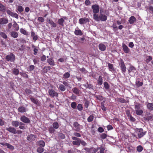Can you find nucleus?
I'll list each match as a JSON object with an SVG mask.
<instances>
[{
	"mask_svg": "<svg viewBox=\"0 0 153 153\" xmlns=\"http://www.w3.org/2000/svg\"><path fill=\"white\" fill-rule=\"evenodd\" d=\"M97 83L99 85H102L103 83L102 77L101 75L99 76L97 80Z\"/></svg>",
	"mask_w": 153,
	"mask_h": 153,
	"instance_id": "nucleus-23",
	"label": "nucleus"
},
{
	"mask_svg": "<svg viewBox=\"0 0 153 153\" xmlns=\"http://www.w3.org/2000/svg\"><path fill=\"white\" fill-rule=\"evenodd\" d=\"M7 148L11 150H13L14 149V147L12 145L7 143Z\"/></svg>",
	"mask_w": 153,
	"mask_h": 153,
	"instance_id": "nucleus-54",
	"label": "nucleus"
},
{
	"mask_svg": "<svg viewBox=\"0 0 153 153\" xmlns=\"http://www.w3.org/2000/svg\"><path fill=\"white\" fill-rule=\"evenodd\" d=\"M73 134L75 136V137L78 138L80 137L81 136V134L80 133L76 132L74 133Z\"/></svg>",
	"mask_w": 153,
	"mask_h": 153,
	"instance_id": "nucleus-55",
	"label": "nucleus"
},
{
	"mask_svg": "<svg viewBox=\"0 0 153 153\" xmlns=\"http://www.w3.org/2000/svg\"><path fill=\"white\" fill-rule=\"evenodd\" d=\"M83 85L86 88H88L89 89H94V87L93 85L89 84L88 82H87L86 84H84Z\"/></svg>",
	"mask_w": 153,
	"mask_h": 153,
	"instance_id": "nucleus-19",
	"label": "nucleus"
},
{
	"mask_svg": "<svg viewBox=\"0 0 153 153\" xmlns=\"http://www.w3.org/2000/svg\"><path fill=\"white\" fill-rule=\"evenodd\" d=\"M119 65L121 68V71L122 73H125L126 71V68L125 64L124 62L123 59L120 60V62L119 63Z\"/></svg>",
	"mask_w": 153,
	"mask_h": 153,
	"instance_id": "nucleus-7",
	"label": "nucleus"
},
{
	"mask_svg": "<svg viewBox=\"0 0 153 153\" xmlns=\"http://www.w3.org/2000/svg\"><path fill=\"white\" fill-rule=\"evenodd\" d=\"M44 151V149L40 147H39L37 149V151L39 153H42Z\"/></svg>",
	"mask_w": 153,
	"mask_h": 153,
	"instance_id": "nucleus-49",
	"label": "nucleus"
},
{
	"mask_svg": "<svg viewBox=\"0 0 153 153\" xmlns=\"http://www.w3.org/2000/svg\"><path fill=\"white\" fill-rule=\"evenodd\" d=\"M25 92L27 94H31L32 93L31 91L28 88H26L25 90Z\"/></svg>",
	"mask_w": 153,
	"mask_h": 153,
	"instance_id": "nucleus-62",
	"label": "nucleus"
},
{
	"mask_svg": "<svg viewBox=\"0 0 153 153\" xmlns=\"http://www.w3.org/2000/svg\"><path fill=\"white\" fill-rule=\"evenodd\" d=\"M99 49L102 51H104L106 49V47L105 45L103 44H100L98 46Z\"/></svg>",
	"mask_w": 153,
	"mask_h": 153,
	"instance_id": "nucleus-25",
	"label": "nucleus"
},
{
	"mask_svg": "<svg viewBox=\"0 0 153 153\" xmlns=\"http://www.w3.org/2000/svg\"><path fill=\"white\" fill-rule=\"evenodd\" d=\"M89 22V20L88 18L84 17L81 18L79 19V23L80 25H84Z\"/></svg>",
	"mask_w": 153,
	"mask_h": 153,
	"instance_id": "nucleus-9",
	"label": "nucleus"
},
{
	"mask_svg": "<svg viewBox=\"0 0 153 153\" xmlns=\"http://www.w3.org/2000/svg\"><path fill=\"white\" fill-rule=\"evenodd\" d=\"M35 137L34 135L31 134L28 135L27 137V139L29 141H32L35 140Z\"/></svg>",
	"mask_w": 153,
	"mask_h": 153,
	"instance_id": "nucleus-24",
	"label": "nucleus"
},
{
	"mask_svg": "<svg viewBox=\"0 0 153 153\" xmlns=\"http://www.w3.org/2000/svg\"><path fill=\"white\" fill-rule=\"evenodd\" d=\"M6 130L7 131L13 134H16L17 133V131L14 127H9V128H7Z\"/></svg>",
	"mask_w": 153,
	"mask_h": 153,
	"instance_id": "nucleus-14",
	"label": "nucleus"
},
{
	"mask_svg": "<svg viewBox=\"0 0 153 153\" xmlns=\"http://www.w3.org/2000/svg\"><path fill=\"white\" fill-rule=\"evenodd\" d=\"M118 100L120 102L124 103L126 102V101L124 99L122 98H119L118 99Z\"/></svg>",
	"mask_w": 153,
	"mask_h": 153,
	"instance_id": "nucleus-57",
	"label": "nucleus"
},
{
	"mask_svg": "<svg viewBox=\"0 0 153 153\" xmlns=\"http://www.w3.org/2000/svg\"><path fill=\"white\" fill-rule=\"evenodd\" d=\"M47 62L51 66H54L56 65L55 62L53 58H50L47 59Z\"/></svg>",
	"mask_w": 153,
	"mask_h": 153,
	"instance_id": "nucleus-13",
	"label": "nucleus"
},
{
	"mask_svg": "<svg viewBox=\"0 0 153 153\" xmlns=\"http://www.w3.org/2000/svg\"><path fill=\"white\" fill-rule=\"evenodd\" d=\"M53 126L54 128L57 129L59 127L58 123L57 122L53 123Z\"/></svg>",
	"mask_w": 153,
	"mask_h": 153,
	"instance_id": "nucleus-46",
	"label": "nucleus"
},
{
	"mask_svg": "<svg viewBox=\"0 0 153 153\" xmlns=\"http://www.w3.org/2000/svg\"><path fill=\"white\" fill-rule=\"evenodd\" d=\"M13 23L14 24L13 25V27L14 28H15V30H18L19 29V25L15 21H14Z\"/></svg>",
	"mask_w": 153,
	"mask_h": 153,
	"instance_id": "nucleus-33",
	"label": "nucleus"
},
{
	"mask_svg": "<svg viewBox=\"0 0 153 153\" xmlns=\"http://www.w3.org/2000/svg\"><path fill=\"white\" fill-rule=\"evenodd\" d=\"M74 33L76 35L81 36L83 34L82 31L80 29L75 30Z\"/></svg>",
	"mask_w": 153,
	"mask_h": 153,
	"instance_id": "nucleus-26",
	"label": "nucleus"
},
{
	"mask_svg": "<svg viewBox=\"0 0 153 153\" xmlns=\"http://www.w3.org/2000/svg\"><path fill=\"white\" fill-rule=\"evenodd\" d=\"M30 99L32 102L34 104H36V105L39 104V101L37 99L32 97H30Z\"/></svg>",
	"mask_w": 153,
	"mask_h": 153,
	"instance_id": "nucleus-22",
	"label": "nucleus"
},
{
	"mask_svg": "<svg viewBox=\"0 0 153 153\" xmlns=\"http://www.w3.org/2000/svg\"><path fill=\"white\" fill-rule=\"evenodd\" d=\"M6 7L1 3H0V11L3 13L6 11Z\"/></svg>",
	"mask_w": 153,
	"mask_h": 153,
	"instance_id": "nucleus-28",
	"label": "nucleus"
},
{
	"mask_svg": "<svg viewBox=\"0 0 153 153\" xmlns=\"http://www.w3.org/2000/svg\"><path fill=\"white\" fill-rule=\"evenodd\" d=\"M101 108L104 111H106V109L105 107L104 106V104L103 103H101Z\"/></svg>",
	"mask_w": 153,
	"mask_h": 153,
	"instance_id": "nucleus-63",
	"label": "nucleus"
},
{
	"mask_svg": "<svg viewBox=\"0 0 153 153\" xmlns=\"http://www.w3.org/2000/svg\"><path fill=\"white\" fill-rule=\"evenodd\" d=\"M6 12L7 14L17 19H18V15L16 13L13 12L9 9L7 10Z\"/></svg>",
	"mask_w": 153,
	"mask_h": 153,
	"instance_id": "nucleus-11",
	"label": "nucleus"
},
{
	"mask_svg": "<svg viewBox=\"0 0 153 153\" xmlns=\"http://www.w3.org/2000/svg\"><path fill=\"white\" fill-rule=\"evenodd\" d=\"M136 21L135 17L134 16L130 17L128 20L129 23L131 24H133Z\"/></svg>",
	"mask_w": 153,
	"mask_h": 153,
	"instance_id": "nucleus-18",
	"label": "nucleus"
},
{
	"mask_svg": "<svg viewBox=\"0 0 153 153\" xmlns=\"http://www.w3.org/2000/svg\"><path fill=\"white\" fill-rule=\"evenodd\" d=\"M91 8L92 9V12L94 13L93 14V18H94V15L96 14H97L100 11V7L97 4H93Z\"/></svg>",
	"mask_w": 153,
	"mask_h": 153,
	"instance_id": "nucleus-5",
	"label": "nucleus"
},
{
	"mask_svg": "<svg viewBox=\"0 0 153 153\" xmlns=\"http://www.w3.org/2000/svg\"><path fill=\"white\" fill-rule=\"evenodd\" d=\"M38 20L40 22L43 23L44 22L45 20L42 17H39L38 18Z\"/></svg>",
	"mask_w": 153,
	"mask_h": 153,
	"instance_id": "nucleus-60",
	"label": "nucleus"
},
{
	"mask_svg": "<svg viewBox=\"0 0 153 153\" xmlns=\"http://www.w3.org/2000/svg\"><path fill=\"white\" fill-rule=\"evenodd\" d=\"M107 134L105 133H102L100 136V138L102 139H105L107 137Z\"/></svg>",
	"mask_w": 153,
	"mask_h": 153,
	"instance_id": "nucleus-56",
	"label": "nucleus"
},
{
	"mask_svg": "<svg viewBox=\"0 0 153 153\" xmlns=\"http://www.w3.org/2000/svg\"><path fill=\"white\" fill-rule=\"evenodd\" d=\"M51 67L49 66H45L43 69V73H47V72L51 69Z\"/></svg>",
	"mask_w": 153,
	"mask_h": 153,
	"instance_id": "nucleus-34",
	"label": "nucleus"
},
{
	"mask_svg": "<svg viewBox=\"0 0 153 153\" xmlns=\"http://www.w3.org/2000/svg\"><path fill=\"white\" fill-rule=\"evenodd\" d=\"M17 10L20 13H21L23 11L24 9L22 6L19 5L18 7Z\"/></svg>",
	"mask_w": 153,
	"mask_h": 153,
	"instance_id": "nucleus-51",
	"label": "nucleus"
},
{
	"mask_svg": "<svg viewBox=\"0 0 153 153\" xmlns=\"http://www.w3.org/2000/svg\"><path fill=\"white\" fill-rule=\"evenodd\" d=\"M49 23L51 25V26L54 27H56V24L52 20L49 19Z\"/></svg>",
	"mask_w": 153,
	"mask_h": 153,
	"instance_id": "nucleus-37",
	"label": "nucleus"
},
{
	"mask_svg": "<svg viewBox=\"0 0 153 153\" xmlns=\"http://www.w3.org/2000/svg\"><path fill=\"white\" fill-rule=\"evenodd\" d=\"M72 139L73 141L72 143L74 145L79 146L81 144L83 146L87 145V143L83 140H82L79 138L76 137H72Z\"/></svg>",
	"mask_w": 153,
	"mask_h": 153,
	"instance_id": "nucleus-1",
	"label": "nucleus"
},
{
	"mask_svg": "<svg viewBox=\"0 0 153 153\" xmlns=\"http://www.w3.org/2000/svg\"><path fill=\"white\" fill-rule=\"evenodd\" d=\"M48 93L51 97H58L59 96L58 93L56 92L54 90L52 89H49Z\"/></svg>",
	"mask_w": 153,
	"mask_h": 153,
	"instance_id": "nucleus-6",
	"label": "nucleus"
},
{
	"mask_svg": "<svg viewBox=\"0 0 153 153\" xmlns=\"http://www.w3.org/2000/svg\"><path fill=\"white\" fill-rule=\"evenodd\" d=\"M136 85L138 87L142 86L143 84V83L142 81L140 82L139 81H137L136 82Z\"/></svg>",
	"mask_w": 153,
	"mask_h": 153,
	"instance_id": "nucleus-44",
	"label": "nucleus"
},
{
	"mask_svg": "<svg viewBox=\"0 0 153 153\" xmlns=\"http://www.w3.org/2000/svg\"><path fill=\"white\" fill-rule=\"evenodd\" d=\"M8 22L7 19L4 18H0V25H4L7 24Z\"/></svg>",
	"mask_w": 153,
	"mask_h": 153,
	"instance_id": "nucleus-15",
	"label": "nucleus"
},
{
	"mask_svg": "<svg viewBox=\"0 0 153 153\" xmlns=\"http://www.w3.org/2000/svg\"><path fill=\"white\" fill-rule=\"evenodd\" d=\"M20 119L21 121L25 123H29L30 122L29 119L25 115H22Z\"/></svg>",
	"mask_w": 153,
	"mask_h": 153,
	"instance_id": "nucleus-8",
	"label": "nucleus"
},
{
	"mask_svg": "<svg viewBox=\"0 0 153 153\" xmlns=\"http://www.w3.org/2000/svg\"><path fill=\"white\" fill-rule=\"evenodd\" d=\"M5 59L7 61L14 62L15 59V56L13 53H10V54L6 56Z\"/></svg>",
	"mask_w": 153,
	"mask_h": 153,
	"instance_id": "nucleus-4",
	"label": "nucleus"
},
{
	"mask_svg": "<svg viewBox=\"0 0 153 153\" xmlns=\"http://www.w3.org/2000/svg\"><path fill=\"white\" fill-rule=\"evenodd\" d=\"M13 72L14 74L17 75L19 74V71L17 68H14L13 69Z\"/></svg>",
	"mask_w": 153,
	"mask_h": 153,
	"instance_id": "nucleus-40",
	"label": "nucleus"
},
{
	"mask_svg": "<svg viewBox=\"0 0 153 153\" xmlns=\"http://www.w3.org/2000/svg\"><path fill=\"white\" fill-rule=\"evenodd\" d=\"M73 126L75 128V131H79L80 130V129L82 128V126L79 124L77 122H74Z\"/></svg>",
	"mask_w": 153,
	"mask_h": 153,
	"instance_id": "nucleus-10",
	"label": "nucleus"
},
{
	"mask_svg": "<svg viewBox=\"0 0 153 153\" xmlns=\"http://www.w3.org/2000/svg\"><path fill=\"white\" fill-rule=\"evenodd\" d=\"M152 59V57L151 56H148L146 57V62L147 63H149Z\"/></svg>",
	"mask_w": 153,
	"mask_h": 153,
	"instance_id": "nucleus-39",
	"label": "nucleus"
},
{
	"mask_svg": "<svg viewBox=\"0 0 153 153\" xmlns=\"http://www.w3.org/2000/svg\"><path fill=\"white\" fill-rule=\"evenodd\" d=\"M77 109L80 111H82L83 109V107L82 105L81 104H79L77 106Z\"/></svg>",
	"mask_w": 153,
	"mask_h": 153,
	"instance_id": "nucleus-52",
	"label": "nucleus"
},
{
	"mask_svg": "<svg viewBox=\"0 0 153 153\" xmlns=\"http://www.w3.org/2000/svg\"><path fill=\"white\" fill-rule=\"evenodd\" d=\"M0 36L4 39H6L7 38V35L3 32H0Z\"/></svg>",
	"mask_w": 153,
	"mask_h": 153,
	"instance_id": "nucleus-48",
	"label": "nucleus"
},
{
	"mask_svg": "<svg viewBox=\"0 0 153 153\" xmlns=\"http://www.w3.org/2000/svg\"><path fill=\"white\" fill-rule=\"evenodd\" d=\"M20 74L22 76L26 78H28V75L25 73H20Z\"/></svg>",
	"mask_w": 153,
	"mask_h": 153,
	"instance_id": "nucleus-61",
	"label": "nucleus"
},
{
	"mask_svg": "<svg viewBox=\"0 0 153 153\" xmlns=\"http://www.w3.org/2000/svg\"><path fill=\"white\" fill-rule=\"evenodd\" d=\"M122 20L123 19H121V21L119 20H117L116 21L117 24L118 25H120L118 26V28L120 30H121L123 27V25H120L122 23Z\"/></svg>",
	"mask_w": 153,
	"mask_h": 153,
	"instance_id": "nucleus-30",
	"label": "nucleus"
},
{
	"mask_svg": "<svg viewBox=\"0 0 153 153\" xmlns=\"http://www.w3.org/2000/svg\"><path fill=\"white\" fill-rule=\"evenodd\" d=\"M126 114L127 115V116L129 117L130 120L131 121L133 122H135V118L132 117L130 113L128 114L127 113Z\"/></svg>",
	"mask_w": 153,
	"mask_h": 153,
	"instance_id": "nucleus-42",
	"label": "nucleus"
},
{
	"mask_svg": "<svg viewBox=\"0 0 153 153\" xmlns=\"http://www.w3.org/2000/svg\"><path fill=\"white\" fill-rule=\"evenodd\" d=\"M71 106L72 108L74 109H76L77 103L75 102H72L71 105Z\"/></svg>",
	"mask_w": 153,
	"mask_h": 153,
	"instance_id": "nucleus-45",
	"label": "nucleus"
},
{
	"mask_svg": "<svg viewBox=\"0 0 153 153\" xmlns=\"http://www.w3.org/2000/svg\"><path fill=\"white\" fill-rule=\"evenodd\" d=\"M94 19L97 21H105L107 19V16L103 14H100L98 16V14H95L94 15Z\"/></svg>",
	"mask_w": 153,
	"mask_h": 153,
	"instance_id": "nucleus-2",
	"label": "nucleus"
},
{
	"mask_svg": "<svg viewBox=\"0 0 153 153\" xmlns=\"http://www.w3.org/2000/svg\"><path fill=\"white\" fill-rule=\"evenodd\" d=\"M64 20L62 18H61L60 19H59L58 20V22H57L58 24L59 25H60L62 26H63L64 25Z\"/></svg>",
	"mask_w": 153,
	"mask_h": 153,
	"instance_id": "nucleus-32",
	"label": "nucleus"
},
{
	"mask_svg": "<svg viewBox=\"0 0 153 153\" xmlns=\"http://www.w3.org/2000/svg\"><path fill=\"white\" fill-rule=\"evenodd\" d=\"M94 118V116L93 115H91L88 117L87 120L88 122H91L93 121Z\"/></svg>",
	"mask_w": 153,
	"mask_h": 153,
	"instance_id": "nucleus-50",
	"label": "nucleus"
},
{
	"mask_svg": "<svg viewBox=\"0 0 153 153\" xmlns=\"http://www.w3.org/2000/svg\"><path fill=\"white\" fill-rule=\"evenodd\" d=\"M72 91L75 94L77 95H79L80 92V91L76 87H75L73 88L72 90Z\"/></svg>",
	"mask_w": 153,
	"mask_h": 153,
	"instance_id": "nucleus-17",
	"label": "nucleus"
},
{
	"mask_svg": "<svg viewBox=\"0 0 153 153\" xmlns=\"http://www.w3.org/2000/svg\"><path fill=\"white\" fill-rule=\"evenodd\" d=\"M136 132L137 134L138 138H140L146 134L147 132L143 131V130L142 128H136Z\"/></svg>",
	"mask_w": 153,
	"mask_h": 153,
	"instance_id": "nucleus-3",
	"label": "nucleus"
},
{
	"mask_svg": "<svg viewBox=\"0 0 153 153\" xmlns=\"http://www.w3.org/2000/svg\"><path fill=\"white\" fill-rule=\"evenodd\" d=\"M59 89L62 91H64L66 89L65 86L62 84H61L59 85Z\"/></svg>",
	"mask_w": 153,
	"mask_h": 153,
	"instance_id": "nucleus-41",
	"label": "nucleus"
},
{
	"mask_svg": "<svg viewBox=\"0 0 153 153\" xmlns=\"http://www.w3.org/2000/svg\"><path fill=\"white\" fill-rule=\"evenodd\" d=\"M104 87L106 90H108L110 88V85L107 82H105L103 83Z\"/></svg>",
	"mask_w": 153,
	"mask_h": 153,
	"instance_id": "nucleus-36",
	"label": "nucleus"
},
{
	"mask_svg": "<svg viewBox=\"0 0 153 153\" xmlns=\"http://www.w3.org/2000/svg\"><path fill=\"white\" fill-rule=\"evenodd\" d=\"M137 150L138 152H141L143 150V148L141 146L139 145L137 147Z\"/></svg>",
	"mask_w": 153,
	"mask_h": 153,
	"instance_id": "nucleus-53",
	"label": "nucleus"
},
{
	"mask_svg": "<svg viewBox=\"0 0 153 153\" xmlns=\"http://www.w3.org/2000/svg\"><path fill=\"white\" fill-rule=\"evenodd\" d=\"M94 148L92 147L91 148H88L86 147H85L84 148V150L86 151V152L88 153H91Z\"/></svg>",
	"mask_w": 153,
	"mask_h": 153,
	"instance_id": "nucleus-27",
	"label": "nucleus"
},
{
	"mask_svg": "<svg viewBox=\"0 0 153 153\" xmlns=\"http://www.w3.org/2000/svg\"><path fill=\"white\" fill-rule=\"evenodd\" d=\"M136 113L137 115H140L143 113V111L141 109L136 110Z\"/></svg>",
	"mask_w": 153,
	"mask_h": 153,
	"instance_id": "nucleus-43",
	"label": "nucleus"
},
{
	"mask_svg": "<svg viewBox=\"0 0 153 153\" xmlns=\"http://www.w3.org/2000/svg\"><path fill=\"white\" fill-rule=\"evenodd\" d=\"M148 9L150 13L153 14V7L152 6H149L148 7Z\"/></svg>",
	"mask_w": 153,
	"mask_h": 153,
	"instance_id": "nucleus-64",
	"label": "nucleus"
},
{
	"mask_svg": "<svg viewBox=\"0 0 153 153\" xmlns=\"http://www.w3.org/2000/svg\"><path fill=\"white\" fill-rule=\"evenodd\" d=\"M20 32L24 35L27 36L28 34V32L22 28L20 29Z\"/></svg>",
	"mask_w": 153,
	"mask_h": 153,
	"instance_id": "nucleus-38",
	"label": "nucleus"
},
{
	"mask_svg": "<svg viewBox=\"0 0 153 153\" xmlns=\"http://www.w3.org/2000/svg\"><path fill=\"white\" fill-rule=\"evenodd\" d=\"M11 124L13 126L17 127L19 125V122L17 121H13L11 122Z\"/></svg>",
	"mask_w": 153,
	"mask_h": 153,
	"instance_id": "nucleus-31",
	"label": "nucleus"
},
{
	"mask_svg": "<svg viewBox=\"0 0 153 153\" xmlns=\"http://www.w3.org/2000/svg\"><path fill=\"white\" fill-rule=\"evenodd\" d=\"M146 107L149 110L153 111V103H148L146 105Z\"/></svg>",
	"mask_w": 153,
	"mask_h": 153,
	"instance_id": "nucleus-20",
	"label": "nucleus"
},
{
	"mask_svg": "<svg viewBox=\"0 0 153 153\" xmlns=\"http://www.w3.org/2000/svg\"><path fill=\"white\" fill-rule=\"evenodd\" d=\"M70 76V74L68 72L65 73L63 75V79H66L68 78Z\"/></svg>",
	"mask_w": 153,
	"mask_h": 153,
	"instance_id": "nucleus-35",
	"label": "nucleus"
},
{
	"mask_svg": "<svg viewBox=\"0 0 153 153\" xmlns=\"http://www.w3.org/2000/svg\"><path fill=\"white\" fill-rule=\"evenodd\" d=\"M11 36L14 38H17L18 36V33L15 31H13L10 33Z\"/></svg>",
	"mask_w": 153,
	"mask_h": 153,
	"instance_id": "nucleus-29",
	"label": "nucleus"
},
{
	"mask_svg": "<svg viewBox=\"0 0 153 153\" xmlns=\"http://www.w3.org/2000/svg\"><path fill=\"white\" fill-rule=\"evenodd\" d=\"M38 145L42 148L44 147L45 146V142L42 140H40L38 142Z\"/></svg>",
	"mask_w": 153,
	"mask_h": 153,
	"instance_id": "nucleus-21",
	"label": "nucleus"
},
{
	"mask_svg": "<svg viewBox=\"0 0 153 153\" xmlns=\"http://www.w3.org/2000/svg\"><path fill=\"white\" fill-rule=\"evenodd\" d=\"M18 111L20 113H25L26 111V108L24 106H20L18 108Z\"/></svg>",
	"mask_w": 153,
	"mask_h": 153,
	"instance_id": "nucleus-16",
	"label": "nucleus"
},
{
	"mask_svg": "<svg viewBox=\"0 0 153 153\" xmlns=\"http://www.w3.org/2000/svg\"><path fill=\"white\" fill-rule=\"evenodd\" d=\"M54 128L52 127H50L48 129L49 132L50 133H53L55 131V130Z\"/></svg>",
	"mask_w": 153,
	"mask_h": 153,
	"instance_id": "nucleus-58",
	"label": "nucleus"
},
{
	"mask_svg": "<svg viewBox=\"0 0 153 153\" xmlns=\"http://www.w3.org/2000/svg\"><path fill=\"white\" fill-rule=\"evenodd\" d=\"M141 105L140 104L138 103L135 105V108L136 110L140 109V108Z\"/></svg>",
	"mask_w": 153,
	"mask_h": 153,
	"instance_id": "nucleus-59",
	"label": "nucleus"
},
{
	"mask_svg": "<svg viewBox=\"0 0 153 153\" xmlns=\"http://www.w3.org/2000/svg\"><path fill=\"white\" fill-rule=\"evenodd\" d=\"M108 68L109 69L110 71H111V70H114V68L113 67V66L112 64L110 63H108Z\"/></svg>",
	"mask_w": 153,
	"mask_h": 153,
	"instance_id": "nucleus-47",
	"label": "nucleus"
},
{
	"mask_svg": "<svg viewBox=\"0 0 153 153\" xmlns=\"http://www.w3.org/2000/svg\"><path fill=\"white\" fill-rule=\"evenodd\" d=\"M123 50L125 53H128L130 51L127 46L124 43H123L122 45Z\"/></svg>",
	"mask_w": 153,
	"mask_h": 153,
	"instance_id": "nucleus-12",
	"label": "nucleus"
}]
</instances>
